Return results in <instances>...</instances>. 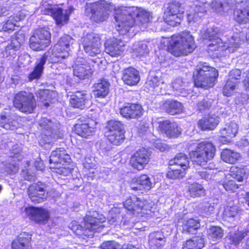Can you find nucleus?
<instances>
[{"instance_id": "nucleus-1", "label": "nucleus", "mask_w": 249, "mask_h": 249, "mask_svg": "<svg viewBox=\"0 0 249 249\" xmlns=\"http://www.w3.org/2000/svg\"><path fill=\"white\" fill-rule=\"evenodd\" d=\"M151 18L150 13L136 7H123L115 9L114 19L116 30L124 35L135 24L145 28Z\"/></svg>"}, {"instance_id": "nucleus-2", "label": "nucleus", "mask_w": 249, "mask_h": 249, "mask_svg": "<svg viewBox=\"0 0 249 249\" xmlns=\"http://www.w3.org/2000/svg\"><path fill=\"white\" fill-rule=\"evenodd\" d=\"M106 220V217L102 214L96 212H89L84 219V226L73 221L70 228L79 237L86 239L87 238L93 237L95 231H101L105 227L103 223Z\"/></svg>"}, {"instance_id": "nucleus-3", "label": "nucleus", "mask_w": 249, "mask_h": 249, "mask_svg": "<svg viewBox=\"0 0 249 249\" xmlns=\"http://www.w3.org/2000/svg\"><path fill=\"white\" fill-rule=\"evenodd\" d=\"M217 71L206 63H200L194 72L195 85L196 87L207 89L213 87L218 77Z\"/></svg>"}, {"instance_id": "nucleus-4", "label": "nucleus", "mask_w": 249, "mask_h": 249, "mask_svg": "<svg viewBox=\"0 0 249 249\" xmlns=\"http://www.w3.org/2000/svg\"><path fill=\"white\" fill-rule=\"evenodd\" d=\"M119 7H115L111 2L100 0L95 3H87L85 6V14L89 16L92 21L97 23L102 22L108 18L109 13L113 9L115 12V9Z\"/></svg>"}, {"instance_id": "nucleus-5", "label": "nucleus", "mask_w": 249, "mask_h": 249, "mask_svg": "<svg viewBox=\"0 0 249 249\" xmlns=\"http://www.w3.org/2000/svg\"><path fill=\"white\" fill-rule=\"evenodd\" d=\"M172 41L169 49L176 56L187 55L196 48L194 37L188 32H182L176 37H173Z\"/></svg>"}, {"instance_id": "nucleus-6", "label": "nucleus", "mask_w": 249, "mask_h": 249, "mask_svg": "<svg viewBox=\"0 0 249 249\" xmlns=\"http://www.w3.org/2000/svg\"><path fill=\"white\" fill-rule=\"evenodd\" d=\"M196 144L195 150L190 152V157L196 164L203 166L213 158L215 148L212 143L206 141Z\"/></svg>"}, {"instance_id": "nucleus-7", "label": "nucleus", "mask_w": 249, "mask_h": 249, "mask_svg": "<svg viewBox=\"0 0 249 249\" xmlns=\"http://www.w3.org/2000/svg\"><path fill=\"white\" fill-rule=\"evenodd\" d=\"M13 105L20 112L30 114L33 112L36 107V103L32 92L20 91L15 94Z\"/></svg>"}, {"instance_id": "nucleus-8", "label": "nucleus", "mask_w": 249, "mask_h": 249, "mask_svg": "<svg viewBox=\"0 0 249 249\" xmlns=\"http://www.w3.org/2000/svg\"><path fill=\"white\" fill-rule=\"evenodd\" d=\"M184 12V8L181 3L179 1L173 0L168 3L166 7L165 20L170 25L176 26L180 23Z\"/></svg>"}, {"instance_id": "nucleus-9", "label": "nucleus", "mask_w": 249, "mask_h": 249, "mask_svg": "<svg viewBox=\"0 0 249 249\" xmlns=\"http://www.w3.org/2000/svg\"><path fill=\"white\" fill-rule=\"evenodd\" d=\"M51 42V34L45 28L38 29L30 37L29 46L36 51L44 50Z\"/></svg>"}, {"instance_id": "nucleus-10", "label": "nucleus", "mask_w": 249, "mask_h": 249, "mask_svg": "<svg viewBox=\"0 0 249 249\" xmlns=\"http://www.w3.org/2000/svg\"><path fill=\"white\" fill-rule=\"evenodd\" d=\"M99 35L90 33L82 38V46L85 52L91 56H95L101 52L102 44Z\"/></svg>"}, {"instance_id": "nucleus-11", "label": "nucleus", "mask_w": 249, "mask_h": 249, "mask_svg": "<svg viewBox=\"0 0 249 249\" xmlns=\"http://www.w3.org/2000/svg\"><path fill=\"white\" fill-rule=\"evenodd\" d=\"M222 31L217 27L208 28L202 35L203 39H209L210 43L208 50L212 52L219 51V48L223 46L224 35Z\"/></svg>"}, {"instance_id": "nucleus-12", "label": "nucleus", "mask_w": 249, "mask_h": 249, "mask_svg": "<svg viewBox=\"0 0 249 249\" xmlns=\"http://www.w3.org/2000/svg\"><path fill=\"white\" fill-rule=\"evenodd\" d=\"M48 186L42 182L30 185L27 189V193L33 202L39 203L46 200L48 196Z\"/></svg>"}, {"instance_id": "nucleus-13", "label": "nucleus", "mask_w": 249, "mask_h": 249, "mask_svg": "<svg viewBox=\"0 0 249 249\" xmlns=\"http://www.w3.org/2000/svg\"><path fill=\"white\" fill-rule=\"evenodd\" d=\"M73 75L79 79L89 78L93 72V67L83 57H78L72 66Z\"/></svg>"}, {"instance_id": "nucleus-14", "label": "nucleus", "mask_w": 249, "mask_h": 249, "mask_svg": "<svg viewBox=\"0 0 249 249\" xmlns=\"http://www.w3.org/2000/svg\"><path fill=\"white\" fill-rule=\"evenodd\" d=\"M223 46L219 48V51H228L233 53L238 48L242 42L247 41V36H245L244 32L235 33L231 37L228 39L224 35Z\"/></svg>"}, {"instance_id": "nucleus-15", "label": "nucleus", "mask_w": 249, "mask_h": 249, "mask_svg": "<svg viewBox=\"0 0 249 249\" xmlns=\"http://www.w3.org/2000/svg\"><path fill=\"white\" fill-rule=\"evenodd\" d=\"M0 126L7 130H14L18 127L17 117L11 108H5L1 112Z\"/></svg>"}, {"instance_id": "nucleus-16", "label": "nucleus", "mask_w": 249, "mask_h": 249, "mask_svg": "<svg viewBox=\"0 0 249 249\" xmlns=\"http://www.w3.org/2000/svg\"><path fill=\"white\" fill-rule=\"evenodd\" d=\"M150 157V152L145 148H142L137 150L132 155L130 163L134 168L141 170L149 162Z\"/></svg>"}, {"instance_id": "nucleus-17", "label": "nucleus", "mask_w": 249, "mask_h": 249, "mask_svg": "<svg viewBox=\"0 0 249 249\" xmlns=\"http://www.w3.org/2000/svg\"><path fill=\"white\" fill-rule=\"evenodd\" d=\"M73 42L74 39L69 35H64L61 37L53 48L54 51L58 53L56 57L60 60L68 57L69 47Z\"/></svg>"}, {"instance_id": "nucleus-18", "label": "nucleus", "mask_w": 249, "mask_h": 249, "mask_svg": "<svg viewBox=\"0 0 249 249\" xmlns=\"http://www.w3.org/2000/svg\"><path fill=\"white\" fill-rule=\"evenodd\" d=\"M90 96L87 91H78L71 96L70 102L72 107L84 109L90 106Z\"/></svg>"}, {"instance_id": "nucleus-19", "label": "nucleus", "mask_w": 249, "mask_h": 249, "mask_svg": "<svg viewBox=\"0 0 249 249\" xmlns=\"http://www.w3.org/2000/svg\"><path fill=\"white\" fill-rule=\"evenodd\" d=\"M25 212L30 219L38 224H45L49 217L48 211L42 208L28 207Z\"/></svg>"}, {"instance_id": "nucleus-20", "label": "nucleus", "mask_w": 249, "mask_h": 249, "mask_svg": "<svg viewBox=\"0 0 249 249\" xmlns=\"http://www.w3.org/2000/svg\"><path fill=\"white\" fill-rule=\"evenodd\" d=\"M45 15H51L57 25H63L67 22L69 16L63 13L62 9L56 6L48 5L42 10Z\"/></svg>"}, {"instance_id": "nucleus-21", "label": "nucleus", "mask_w": 249, "mask_h": 249, "mask_svg": "<svg viewBox=\"0 0 249 249\" xmlns=\"http://www.w3.org/2000/svg\"><path fill=\"white\" fill-rule=\"evenodd\" d=\"M125 44L120 39H114L107 40L105 43V52L113 57H117L123 54Z\"/></svg>"}, {"instance_id": "nucleus-22", "label": "nucleus", "mask_w": 249, "mask_h": 249, "mask_svg": "<svg viewBox=\"0 0 249 249\" xmlns=\"http://www.w3.org/2000/svg\"><path fill=\"white\" fill-rule=\"evenodd\" d=\"M70 156L66 153L63 148L56 149L53 151L50 157L49 162L53 164L54 166H51V168H59L60 165H63L65 162H69Z\"/></svg>"}, {"instance_id": "nucleus-23", "label": "nucleus", "mask_w": 249, "mask_h": 249, "mask_svg": "<svg viewBox=\"0 0 249 249\" xmlns=\"http://www.w3.org/2000/svg\"><path fill=\"white\" fill-rule=\"evenodd\" d=\"M120 112L123 117L126 119H137L142 115L143 108L139 104L128 103L120 109Z\"/></svg>"}, {"instance_id": "nucleus-24", "label": "nucleus", "mask_w": 249, "mask_h": 249, "mask_svg": "<svg viewBox=\"0 0 249 249\" xmlns=\"http://www.w3.org/2000/svg\"><path fill=\"white\" fill-rule=\"evenodd\" d=\"M150 178L146 175H142L133 179L130 185L132 190L141 191L142 193L149 191L152 187Z\"/></svg>"}, {"instance_id": "nucleus-25", "label": "nucleus", "mask_w": 249, "mask_h": 249, "mask_svg": "<svg viewBox=\"0 0 249 249\" xmlns=\"http://www.w3.org/2000/svg\"><path fill=\"white\" fill-rule=\"evenodd\" d=\"M159 128L162 134L169 138L177 137L181 133V129L176 123L167 120L160 122Z\"/></svg>"}, {"instance_id": "nucleus-26", "label": "nucleus", "mask_w": 249, "mask_h": 249, "mask_svg": "<svg viewBox=\"0 0 249 249\" xmlns=\"http://www.w3.org/2000/svg\"><path fill=\"white\" fill-rule=\"evenodd\" d=\"M47 59V57L45 55H43L40 58L37 59L33 71L28 76V81H37L41 78L43 73L44 65L45 64Z\"/></svg>"}, {"instance_id": "nucleus-27", "label": "nucleus", "mask_w": 249, "mask_h": 249, "mask_svg": "<svg viewBox=\"0 0 249 249\" xmlns=\"http://www.w3.org/2000/svg\"><path fill=\"white\" fill-rule=\"evenodd\" d=\"M234 12V19L238 23L247 22L249 20V0L242 1Z\"/></svg>"}, {"instance_id": "nucleus-28", "label": "nucleus", "mask_w": 249, "mask_h": 249, "mask_svg": "<svg viewBox=\"0 0 249 249\" xmlns=\"http://www.w3.org/2000/svg\"><path fill=\"white\" fill-rule=\"evenodd\" d=\"M122 80L126 85L128 86L136 85L140 80L139 72L132 67L127 68L123 71Z\"/></svg>"}, {"instance_id": "nucleus-29", "label": "nucleus", "mask_w": 249, "mask_h": 249, "mask_svg": "<svg viewBox=\"0 0 249 249\" xmlns=\"http://www.w3.org/2000/svg\"><path fill=\"white\" fill-rule=\"evenodd\" d=\"M109 83L105 79L98 80L93 86L94 96L101 98L106 97L109 91Z\"/></svg>"}, {"instance_id": "nucleus-30", "label": "nucleus", "mask_w": 249, "mask_h": 249, "mask_svg": "<svg viewBox=\"0 0 249 249\" xmlns=\"http://www.w3.org/2000/svg\"><path fill=\"white\" fill-rule=\"evenodd\" d=\"M219 122V118L214 115H209L200 120L198 126L202 130L214 129Z\"/></svg>"}, {"instance_id": "nucleus-31", "label": "nucleus", "mask_w": 249, "mask_h": 249, "mask_svg": "<svg viewBox=\"0 0 249 249\" xmlns=\"http://www.w3.org/2000/svg\"><path fill=\"white\" fill-rule=\"evenodd\" d=\"M31 237L27 233H20L12 243V249H30Z\"/></svg>"}, {"instance_id": "nucleus-32", "label": "nucleus", "mask_w": 249, "mask_h": 249, "mask_svg": "<svg viewBox=\"0 0 249 249\" xmlns=\"http://www.w3.org/2000/svg\"><path fill=\"white\" fill-rule=\"evenodd\" d=\"M163 108L168 113L174 115L182 112L183 106L177 101L168 100L164 103Z\"/></svg>"}, {"instance_id": "nucleus-33", "label": "nucleus", "mask_w": 249, "mask_h": 249, "mask_svg": "<svg viewBox=\"0 0 249 249\" xmlns=\"http://www.w3.org/2000/svg\"><path fill=\"white\" fill-rule=\"evenodd\" d=\"M152 44L147 41H142L135 43L133 45L134 51L140 56L147 55L151 49Z\"/></svg>"}, {"instance_id": "nucleus-34", "label": "nucleus", "mask_w": 249, "mask_h": 249, "mask_svg": "<svg viewBox=\"0 0 249 249\" xmlns=\"http://www.w3.org/2000/svg\"><path fill=\"white\" fill-rule=\"evenodd\" d=\"M74 130L78 135L87 138L93 135L95 131V128L89 126L88 123H78L74 125Z\"/></svg>"}, {"instance_id": "nucleus-35", "label": "nucleus", "mask_w": 249, "mask_h": 249, "mask_svg": "<svg viewBox=\"0 0 249 249\" xmlns=\"http://www.w3.org/2000/svg\"><path fill=\"white\" fill-rule=\"evenodd\" d=\"M183 231L189 233L194 234L200 227L198 219L190 218L184 219L182 225Z\"/></svg>"}, {"instance_id": "nucleus-36", "label": "nucleus", "mask_w": 249, "mask_h": 249, "mask_svg": "<svg viewBox=\"0 0 249 249\" xmlns=\"http://www.w3.org/2000/svg\"><path fill=\"white\" fill-rule=\"evenodd\" d=\"M204 246V239L200 236H196L187 240L183 244L182 249H202Z\"/></svg>"}, {"instance_id": "nucleus-37", "label": "nucleus", "mask_w": 249, "mask_h": 249, "mask_svg": "<svg viewBox=\"0 0 249 249\" xmlns=\"http://www.w3.org/2000/svg\"><path fill=\"white\" fill-rule=\"evenodd\" d=\"M189 164V158L185 154L182 153L177 154L173 159L169 161L170 165H177L184 170L188 168Z\"/></svg>"}, {"instance_id": "nucleus-38", "label": "nucleus", "mask_w": 249, "mask_h": 249, "mask_svg": "<svg viewBox=\"0 0 249 249\" xmlns=\"http://www.w3.org/2000/svg\"><path fill=\"white\" fill-rule=\"evenodd\" d=\"M238 130V125L234 122H231L229 124H227L225 127L222 128L220 131V135L222 137H234Z\"/></svg>"}, {"instance_id": "nucleus-39", "label": "nucleus", "mask_w": 249, "mask_h": 249, "mask_svg": "<svg viewBox=\"0 0 249 249\" xmlns=\"http://www.w3.org/2000/svg\"><path fill=\"white\" fill-rule=\"evenodd\" d=\"M124 130V125L120 121L111 120L107 123L105 135L106 136L107 134H111Z\"/></svg>"}, {"instance_id": "nucleus-40", "label": "nucleus", "mask_w": 249, "mask_h": 249, "mask_svg": "<svg viewBox=\"0 0 249 249\" xmlns=\"http://www.w3.org/2000/svg\"><path fill=\"white\" fill-rule=\"evenodd\" d=\"M221 159L225 162L231 164L235 163L240 157V154L228 149H224L221 154Z\"/></svg>"}, {"instance_id": "nucleus-41", "label": "nucleus", "mask_w": 249, "mask_h": 249, "mask_svg": "<svg viewBox=\"0 0 249 249\" xmlns=\"http://www.w3.org/2000/svg\"><path fill=\"white\" fill-rule=\"evenodd\" d=\"M188 193L194 198L203 196L205 194V190L201 184L194 183L188 186Z\"/></svg>"}, {"instance_id": "nucleus-42", "label": "nucleus", "mask_w": 249, "mask_h": 249, "mask_svg": "<svg viewBox=\"0 0 249 249\" xmlns=\"http://www.w3.org/2000/svg\"><path fill=\"white\" fill-rule=\"evenodd\" d=\"M240 210L236 206H227L225 207L223 215L226 220L231 221L232 219L238 220Z\"/></svg>"}, {"instance_id": "nucleus-43", "label": "nucleus", "mask_w": 249, "mask_h": 249, "mask_svg": "<svg viewBox=\"0 0 249 249\" xmlns=\"http://www.w3.org/2000/svg\"><path fill=\"white\" fill-rule=\"evenodd\" d=\"M247 168L242 167H232L230 171V176L237 180L238 182H242L246 178Z\"/></svg>"}, {"instance_id": "nucleus-44", "label": "nucleus", "mask_w": 249, "mask_h": 249, "mask_svg": "<svg viewBox=\"0 0 249 249\" xmlns=\"http://www.w3.org/2000/svg\"><path fill=\"white\" fill-rule=\"evenodd\" d=\"M208 237L213 241L220 240L223 236V231L218 226H212L207 231Z\"/></svg>"}, {"instance_id": "nucleus-45", "label": "nucleus", "mask_w": 249, "mask_h": 249, "mask_svg": "<svg viewBox=\"0 0 249 249\" xmlns=\"http://www.w3.org/2000/svg\"><path fill=\"white\" fill-rule=\"evenodd\" d=\"M124 133L125 130L111 134H107L106 136L110 143L115 145H119L124 140Z\"/></svg>"}, {"instance_id": "nucleus-46", "label": "nucleus", "mask_w": 249, "mask_h": 249, "mask_svg": "<svg viewBox=\"0 0 249 249\" xmlns=\"http://www.w3.org/2000/svg\"><path fill=\"white\" fill-rule=\"evenodd\" d=\"M20 18L10 17L6 21L3 25L2 31L4 32H9L13 31L16 26H18V25Z\"/></svg>"}, {"instance_id": "nucleus-47", "label": "nucleus", "mask_w": 249, "mask_h": 249, "mask_svg": "<svg viewBox=\"0 0 249 249\" xmlns=\"http://www.w3.org/2000/svg\"><path fill=\"white\" fill-rule=\"evenodd\" d=\"M10 158H12V160L17 161L21 160L23 158L22 151L21 148L18 144L14 145L10 150Z\"/></svg>"}, {"instance_id": "nucleus-48", "label": "nucleus", "mask_w": 249, "mask_h": 249, "mask_svg": "<svg viewBox=\"0 0 249 249\" xmlns=\"http://www.w3.org/2000/svg\"><path fill=\"white\" fill-rule=\"evenodd\" d=\"M237 82L231 80H228L223 89V94L224 96L229 97L233 94L234 90L238 85Z\"/></svg>"}, {"instance_id": "nucleus-49", "label": "nucleus", "mask_w": 249, "mask_h": 249, "mask_svg": "<svg viewBox=\"0 0 249 249\" xmlns=\"http://www.w3.org/2000/svg\"><path fill=\"white\" fill-rule=\"evenodd\" d=\"M161 83L160 78L157 76L150 75L145 84V88L149 90H152L159 86Z\"/></svg>"}, {"instance_id": "nucleus-50", "label": "nucleus", "mask_w": 249, "mask_h": 249, "mask_svg": "<svg viewBox=\"0 0 249 249\" xmlns=\"http://www.w3.org/2000/svg\"><path fill=\"white\" fill-rule=\"evenodd\" d=\"M212 8L217 13H221L228 11L230 9V6L226 2H222L219 0H215L212 3Z\"/></svg>"}, {"instance_id": "nucleus-51", "label": "nucleus", "mask_w": 249, "mask_h": 249, "mask_svg": "<svg viewBox=\"0 0 249 249\" xmlns=\"http://www.w3.org/2000/svg\"><path fill=\"white\" fill-rule=\"evenodd\" d=\"M249 231L244 230L241 231H236L231 236V239L233 244L237 245L246 236L248 235Z\"/></svg>"}, {"instance_id": "nucleus-52", "label": "nucleus", "mask_w": 249, "mask_h": 249, "mask_svg": "<svg viewBox=\"0 0 249 249\" xmlns=\"http://www.w3.org/2000/svg\"><path fill=\"white\" fill-rule=\"evenodd\" d=\"M38 124L42 129L46 130L48 131V133L45 134L46 135H51L53 127V123L51 120L46 118H42L39 121Z\"/></svg>"}, {"instance_id": "nucleus-53", "label": "nucleus", "mask_w": 249, "mask_h": 249, "mask_svg": "<svg viewBox=\"0 0 249 249\" xmlns=\"http://www.w3.org/2000/svg\"><path fill=\"white\" fill-rule=\"evenodd\" d=\"M186 174L185 170L180 169H173L169 171L167 174V177L169 178L175 179L182 178Z\"/></svg>"}, {"instance_id": "nucleus-54", "label": "nucleus", "mask_w": 249, "mask_h": 249, "mask_svg": "<svg viewBox=\"0 0 249 249\" xmlns=\"http://www.w3.org/2000/svg\"><path fill=\"white\" fill-rule=\"evenodd\" d=\"M206 169L208 168L209 170H203L201 171H198L196 173V177L197 179H204L205 180L210 179L212 178V172L211 170L214 168L212 166H209L205 167Z\"/></svg>"}, {"instance_id": "nucleus-55", "label": "nucleus", "mask_w": 249, "mask_h": 249, "mask_svg": "<svg viewBox=\"0 0 249 249\" xmlns=\"http://www.w3.org/2000/svg\"><path fill=\"white\" fill-rule=\"evenodd\" d=\"M165 240L164 236L160 232L151 233L149 236V243L150 245L156 244L159 241Z\"/></svg>"}, {"instance_id": "nucleus-56", "label": "nucleus", "mask_w": 249, "mask_h": 249, "mask_svg": "<svg viewBox=\"0 0 249 249\" xmlns=\"http://www.w3.org/2000/svg\"><path fill=\"white\" fill-rule=\"evenodd\" d=\"M212 100L208 98H203L199 101L197 106L199 110L202 111L209 109L212 105Z\"/></svg>"}, {"instance_id": "nucleus-57", "label": "nucleus", "mask_w": 249, "mask_h": 249, "mask_svg": "<svg viewBox=\"0 0 249 249\" xmlns=\"http://www.w3.org/2000/svg\"><path fill=\"white\" fill-rule=\"evenodd\" d=\"M241 184H237L235 181L232 180H230L228 181L224 182L222 184L223 187L225 189L226 191H235L236 189L239 188V186H241Z\"/></svg>"}, {"instance_id": "nucleus-58", "label": "nucleus", "mask_w": 249, "mask_h": 249, "mask_svg": "<svg viewBox=\"0 0 249 249\" xmlns=\"http://www.w3.org/2000/svg\"><path fill=\"white\" fill-rule=\"evenodd\" d=\"M241 71L237 69L232 70L229 73V78L228 80H231L239 83L238 80L240 78Z\"/></svg>"}, {"instance_id": "nucleus-59", "label": "nucleus", "mask_w": 249, "mask_h": 249, "mask_svg": "<svg viewBox=\"0 0 249 249\" xmlns=\"http://www.w3.org/2000/svg\"><path fill=\"white\" fill-rule=\"evenodd\" d=\"M193 11L196 13L199 14L200 15L203 16L205 12H206V9L204 4H195L191 6Z\"/></svg>"}, {"instance_id": "nucleus-60", "label": "nucleus", "mask_w": 249, "mask_h": 249, "mask_svg": "<svg viewBox=\"0 0 249 249\" xmlns=\"http://www.w3.org/2000/svg\"><path fill=\"white\" fill-rule=\"evenodd\" d=\"M118 248V244L113 241L105 242L101 246V249H117Z\"/></svg>"}, {"instance_id": "nucleus-61", "label": "nucleus", "mask_w": 249, "mask_h": 249, "mask_svg": "<svg viewBox=\"0 0 249 249\" xmlns=\"http://www.w3.org/2000/svg\"><path fill=\"white\" fill-rule=\"evenodd\" d=\"M53 93L48 89L40 90L37 92V94L42 102L47 101L50 98L51 93Z\"/></svg>"}, {"instance_id": "nucleus-62", "label": "nucleus", "mask_w": 249, "mask_h": 249, "mask_svg": "<svg viewBox=\"0 0 249 249\" xmlns=\"http://www.w3.org/2000/svg\"><path fill=\"white\" fill-rule=\"evenodd\" d=\"M134 205L132 206V212H136L139 213L140 211L143 209L144 203L143 202L140 200V199L136 197V200L134 201Z\"/></svg>"}, {"instance_id": "nucleus-63", "label": "nucleus", "mask_w": 249, "mask_h": 249, "mask_svg": "<svg viewBox=\"0 0 249 249\" xmlns=\"http://www.w3.org/2000/svg\"><path fill=\"white\" fill-rule=\"evenodd\" d=\"M184 83L181 78H177L172 83V88L176 91L181 92L184 89Z\"/></svg>"}, {"instance_id": "nucleus-64", "label": "nucleus", "mask_w": 249, "mask_h": 249, "mask_svg": "<svg viewBox=\"0 0 249 249\" xmlns=\"http://www.w3.org/2000/svg\"><path fill=\"white\" fill-rule=\"evenodd\" d=\"M201 209L204 213L207 214L213 211L214 206L208 201H204L201 204Z\"/></svg>"}]
</instances>
